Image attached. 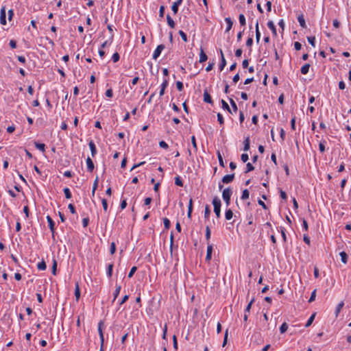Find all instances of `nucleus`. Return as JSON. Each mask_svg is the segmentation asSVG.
<instances>
[{
  "mask_svg": "<svg viewBox=\"0 0 351 351\" xmlns=\"http://www.w3.org/2000/svg\"><path fill=\"white\" fill-rule=\"evenodd\" d=\"M213 204L214 206V212L217 217H219L221 215V200L217 197H214L213 200Z\"/></svg>",
  "mask_w": 351,
  "mask_h": 351,
  "instance_id": "f257e3e1",
  "label": "nucleus"
},
{
  "mask_svg": "<svg viewBox=\"0 0 351 351\" xmlns=\"http://www.w3.org/2000/svg\"><path fill=\"white\" fill-rule=\"evenodd\" d=\"M232 191L230 188L225 189L222 193V197L225 201L227 206H229L230 203V197L232 195Z\"/></svg>",
  "mask_w": 351,
  "mask_h": 351,
  "instance_id": "f03ea898",
  "label": "nucleus"
},
{
  "mask_svg": "<svg viewBox=\"0 0 351 351\" xmlns=\"http://www.w3.org/2000/svg\"><path fill=\"white\" fill-rule=\"evenodd\" d=\"M165 48V46L162 44L158 45L156 49L154 50L152 58L156 60L160 55L162 51Z\"/></svg>",
  "mask_w": 351,
  "mask_h": 351,
  "instance_id": "7ed1b4c3",
  "label": "nucleus"
},
{
  "mask_svg": "<svg viewBox=\"0 0 351 351\" xmlns=\"http://www.w3.org/2000/svg\"><path fill=\"white\" fill-rule=\"evenodd\" d=\"M103 326H104L103 321H100L98 324V332H99V338H100V341H101V344H102V346H104V332H103Z\"/></svg>",
  "mask_w": 351,
  "mask_h": 351,
  "instance_id": "20e7f679",
  "label": "nucleus"
},
{
  "mask_svg": "<svg viewBox=\"0 0 351 351\" xmlns=\"http://www.w3.org/2000/svg\"><path fill=\"white\" fill-rule=\"evenodd\" d=\"M47 220L49 224V228L52 232V238L54 239L55 223L49 215L47 216Z\"/></svg>",
  "mask_w": 351,
  "mask_h": 351,
  "instance_id": "39448f33",
  "label": "nucleus"
},
{
  "mask_svg": "<svg viewBox=\"0 0 351 351\" xmlns=\"http://www.w3.org/2000/svg\"><path fill=\"white\" fill-rule=\"evenodd\" d=\"M6 14H5V7L3 6L1 9L0 12V23L1 25H5L6 24Z\"/></svg>",
  "mask_w": 351,
  "mask_h": 351,
  "instance_id": "423d86ee",
  "label": "nucleus"
},
{
  "mask_svg": "<svg viewBox=\"0 0 351 351\" xmlns=\"http://www.w3.org/2000/svg\"><path fill=\"white\" fill-rule=\"evenodd\" d=\"M234 178V173L230 174V175H226L222 178V182L224 184H229L233 181Z\"/></svg>",
  "mask_w": 351,
  "mask_h": 351,
  "instance_id": "0eeeda50",
  "label": "nucleus"
},
{
  "mask_svg": "<svg viewBox=\"0 0 351 351\" xmlns=\"http://www.w3.org/2000/svg\"><path fill=\"white\" fill-rule=\"evenodd\" d=\"M212 252H213V245L211 244L208 245L207 252L206 256V261L209 262L212 258Z\"/></svg>",
  "mask_w": 351,
  "mask_h": 351,
  "instance_id": "6e6552de",
  "label": "nucleus"
},
{
  "mask_svg": "<svg viewBox=\"0 0 351 351\" xmlns=\"http://www.w3.org/2000/svg\"><path fill=\"white\" fill-rule=\"evenodd\" d=\"M208 59L207 55L204 53V49L202 47H200V52H199V62L200 63H203L206 62Z\"/></svg>",
  "mask_w": 351,
  "mask_h": 351,
  "instance_id": "1a4fd4ad",
  "label": "nucleus"
},
{
  "mask_svg": "<svg viewBox=\"0 0 351 351\" xmlns=\"http://www.w3.org/2000/svg\"><path fill=\"white\" fill-rule=\"evenodd\" d=\"M86 165H87L88 171L92 172L93 171L95 167H94L93 162L90 157H88L86 158Z\"/></svg>",
  "mask_w": 351,
  "mask_h": 351,
  "instance_id": "9d476101",
  "label": "nucleus"
},
{
  "mask_svg": "<svg viewBox=\"0 0 351 351\" xmlns=\"http://www.w3.org/2000/svg\"><path fill=\"white\" fill-rule=\"evenodd\" d=\"M220 55H221V63L219 64V69H220V71H222L226 65V60L224 58V56H223V51L221 49H220Z\"/></svg>",
  "mask_w": 351,
  "mask_h": 351,
  "instance_id": "9b49d317",
  "label": "nucleus"
},
{
  "mask_svg": "<svg viewBox=\"0 0 351 351\" xmlns=\"http://www.w3.org/2000/svg\"><path fill=\"white\" fill-rule=\"evenodd\" d=\"M88 145L91 152V156L94 157L97 154L96 146L93 141H90L88 143Z\"/></svg>",
  "mask_w": 351,
  "mask_h": 351,
  "instance_id": "f8f14e48",
  "label": "nucleus"
},
{
  "mask_svg": "<svg viewBox=\"0 0 351 351\" xmlns=\"http://www.w3.org/2000/svg\"><path fill=\"white\" fill-rule=\"evenodd\" d=\"M204 101L208 104H213L211 96L206 90L204 92Z\"/></svg>",
  "mask_w": 351,
  "mask_h": 351,
  "instance_id": "ddd939ff",
  "label": "nucleus"
},
{
  "mask_svg": "<svg viewBox=\"0 0 351 351\" xmlns=\"http://www.w3.org/2000/svg\"><path fill=\"white\" fill-rule=\"evenodd\" d=\"M225 21L227 24V27L226 29V32H228L232 27L233 22L230 17H227L225 19Z\"/></svg>",
  "mask_w": 351,
  "mask_h": 351,
  "instance_id": "4468645a",
  "label": "nucleus"
},
{
  "mask_svg": "<svg viewBox=\"0 0 351 351\" xmlns=\"http://www.w3.org/2000/svg\"><path fill=\"white\" fill-rule=\"evenodd\" d=\"M75 299L77 301L79 300L80 298V285H79V283L78 282H75Z\"/></svg>",
  "mask_w": 351,
  "mask_h": 351,
  "instance_id": "2eb2a0df",
  "label": "nucleus"
},
{
  "mask_svg": "<svg viewBox=\"0 0 351 351\" xmlns=\"http://www.w3.org/2000/svg\"><path fill=\"white\" fill-rule=\"evenodd\" d=\"M298 21L300 25V26L303 28H306V22H305V19L304 18V16L303 14H300L298 16Z\"/></svg>",
  "mask_w": 351,
  "mask_h": 351,
  "instance_id": "dca6fc26",
  "label": "nucleus"
},
{
  "mask_svg": "<svg viewBox=\"0 0 351 351\" xmlns=\"http://www.w3.org/2000/svg\"><path fill=\"white\" fill-rule=\"evenodd\" d=\"M267 27L271 30L274 36H276L277 35V33H276V27L273 23V21H269L268 23H267Z\"/></svg>",
  "mask_w": 351,
  "mask_h": 351,
  "instance_id": "f3484780",
  "label": "nucleus"
},
{
  "mask_svg": "<svg viewBox=\"0 0 351 351\" xmlns=\"http://www.w3.org/2000/svg\"><path fill=\"white\" fill-rule=\"evenodd\" d=\"M193 211V200L191 198L189 202V206H188V212H187V216L189 219L191 218V214Z\"/></svg>",
  "mask_w": 351,
  "mask_h": 351,
  "instance_id": "a211bd4d",
  "label": "nucleus"
},
{
  "mask_svg": "<svg viewBox=\"0 0 351 351\" xmlns=\"http://www.w3.org/2000/svg\"><path fill=\"white\" fill-rule=\"evenodd\" d=\"M243 144H244V147H243V150L247 152L250 149V138L249 137H247L244 141H243Z\"/></svg>",
  "mask_w": 351,
  "mask_h": 351,
  "instance_id": "6ab92c4d",
  "label": "nucleus"
},
{
  "mask_svg": "<svg viewBox=\"0 0 351 351\" xmlns=\"http://www.w3.org/2000/svg\"><path fill=\"white\" fill-rule=\"evenodd\" d=\"M343 306H344V302L343 301L339 302L338 304V305L337 306L336 310H335V316H336V317H338L339 313H340V311L342 309V308L343 307Z\"/></svg>",
  "mask_w": 351,
  "mask_h": 351,
  "instance_id": "aec40b11",
  "label": "nucleus"
},
{
  "mask_svg": "<svg viewBox=\"0 0 351 351\" xmlns=\"http://www.w3.org/2000/svg\"><path fill=\"white\" fill-rule=\"evenodd\" d=\"M34 145L38 149L40 150L41 152H44L45 151V145L44 143L34 142Z\"/></svg>",
  "mask_w": 351,
  "mask_h": 351,
  "instance_id": "412c9836",
  "label": "nucleus"
},
{
  "mask_svg": "<svg viewBox=\"0 0 351 351\" xmlns=\"http://www.w3.org/2000/svg\"><path fill=\"white\" fill-rule=\"evenodd\" d=\"M260 39H261V33L259 32L258 23L257 21L256 23V41L257 43H259Z\"/></svg>",
  "mask_w": 351,
  "mask_h": 351,
  "instance_id": "4be33fe9",
  "label": "nucleus"
},
{
  "mask_svg": "<svg viewBox=\"0 0 351 351\" xmlns=\"http://www.w3.org/2000/svg\"><path fill=\"white\" fill-rule=\"evenodd\" d=\"M309 68H310V64H305L301 68V73L302 74H304V75L307 74L308 71H309Z\"/></svg>",
  "mask_w": 351,
  "mask_h": 351,
  "instance_id": "5701e85b",
  "label": "nucleus"
},
{
  "mask_svg": "<svg viewBox=\"0 0 351 351\" xmlns=\"http://www.w3.org/2000/svg\"><path fill=\"white\" fill-rule=\"evenodd\" d=\"M167 21L169 27H171V28L175 27V22L169 14H167Z\"/></svg>",
  "mask_w": 351,
  "mask_h": 351,
  "instance_id": "b1692460",
  "label": "nucleus"
},
{
  "mask_svg": "<svg viewBox=\"0 0 351 351\" xmlns=\"http://www.w3.org/2000/svg\"><path fill=\"white\" fill-rule=\"evenodd\" d=\"M341 261L346 264L348 262V255L345 252H341L339 254Z\"/></svg>",
  "mask_w": 351,
  "mask_h": 351,
  "instance_id": "393cba45",
  "label": "nucleus"
},
{
  "mask_svg": "<svg viewBox=\"0 0 351 351\" xmlns=\"http://www.w3.org/2000/svg\"><path fill=\"white\" fill-rule=\"evenodd\" d=\"M121 285H116V289H115V291L114 292V299H113V302L117 299V298L118 297L119 293H120V291H121Z\"/></svg>",
  "mask_w": 351,
  "mask_h": 351,
  "instance_id": "a878e982",
  "label": "nucleus"
},
{
  "mask_svg": "<svg viewBox=\"0 0 351 351\" xmlns=\"http://www.w3.org/2000/svg\"><path fill=\"white\" fill-rule=\"evenodd\" d=\"M229 101L231 104L233 112H237L238 108H237V106L235 101L232 98H229Z\"/></svg>",
  "mask_w": 351,
  "mask_h": 351,
  "instance_id": "bb28decb",
  "label": "nucleus"
},
{
  "mask_svg": "<svg viewBox=\"0 0 351 351\" xmlns=\"http://www.w3.org/2000/svg\"><path fill=\"white\" fill-rule=\"evenodd\" d=\"M225 217L227 220H230L233 217V213L232 211L229 209L226 211Z\"/></svg>",
  "mask_w": 351,
  "mask_h": 351,
  "instance_id": "cd10ccee",
  "label": "nucleus"
},
{
  "mask_svg": "<svg viewBox=\"0 0 351 351\" xmlns=\"http://www.w3.org/2000/svg\"><path fill=\"white\" fill-rule=\"evenodd\" d=\"M250 193L247 189H244L242 193L241 199L245 200L249 198Z\"/></svg>",
  "mask_w": 351,
  "mask_h": 351,
  "instance_id": "c85d7f7f",
  "label": "nucleus"
},
{
  "mask_svg": "<svg viewBox=\"0 0 351 351\" xmlns=\"http://www.w3.org/2000/svg\"><path fill=\"white\" fill-rule=\"evenodd\" d=\"M239 23H240L241 25H242V26L245 25V24H246L245 17L243 14H239Z\"/></svg>",
  "mask_w": 351,
  "mask_h": 351,
  "instance_id": "c756f323",
  "label": "nucleus"
},
{
  "mask_svg": "<svg viewBox=\"0 0 351 351\" xmlns=\"http://www.w3.org/2000/svg\"><path fill=\"white\" fill-rule=\"evenodd\" d=\"M221 104H222V108L223 109L228 110L230 113H232L230 106L223 99L221 100Z\"/></svg>",
  "mask_w": 351,
  "mask_h": 351,
  "instance_id": "7c9ffc66",
  "label": "nucleus"
},
{
  "mask_svg": "<svg viewBox=\"0 0 351 351\" xmlns=\"http://www.w3.org/2000/svg\"><path fill=\"white\" fill-rule=\"evenodd\" d=\"M288 329V325L286 322H284L280 327V333H285Z\"/></svg>",
  "mask_w": 351,
  "mask_h": 351,
  "instance_id": "2f4dec72",
  "label": "nucleus"
},
{
  "mask_svg": "<svg viewBox=\"0 0 351 351\" xmlns=\"http://www.w3.org/2000/svg\"><path fill=\"white\" fill-rule=\"evenodd\" d=\"M112 40H113V34H112L111 36V38L110 39V40H106L101 46V47L103 49L108 45H110L112 43Z\"/></svg>",
  "mask_w": 351,
  "mask_h": 351,
  "instance_id": "473e14b6",
  "label": "nucleus"
},
{
  "mask_svg": "<svg viewBox=\"0 0 351 351\" xmlns=\"http://www.w3.org/2000/svg\"><path fill=\"white\" fill-rule=\"evenodd\" d=\"M46 263L44 261L40 262L37 265V267L39 270H45L46 269Z\"/></svg>",
  "mask_w": 351,
  "mask_h": 351,
  "instance_id": "72a5a7b5",
  "label": "nucleus"
},
{
  "mask_svg": "<svg viewBox=\"0 0 351 351\" xmlns=\"http://www.w3.org/2000/svg\"><path fill=\"white\" fill-rule=\"evenodd\" d=\"M63 191H64L65 197L66 199L71 198V193L70 189L69 188H64Z\"/></svg>",
  "mask_w": 351,
  "mask_h": 351,
  "instance_id": "f704fd0d",
  "label": "nucleus"
},
{
  "mask_svg": "<svg viewBox=\"0 0 351 351\" xmlns=\"http://www.w3.org/2000/svg\"><path fill=\"white\" fill-rule=\"evenodd\" d=\"M205 237H206V240L208 243L209 240L210 239V228L208 226H206V234H205Z\"/></svg>",
  "mask_w": 351,
  "mask_h": 351,
  "instance_id": "c9c22d12",
  "label": "nucleus"
},
{
  "mask_svg": "<svg viewBox=\"0 0 351 351\" xmlns=\"http://www.w3.org/2000/svg\"><path fill=\"white\" fill-rule=\"evenodd\" d=\"M217 157H218V160H219V165L220 166L224 167V162H223V158H222V156L220 153L219 151L217 152Z\"/></svg>",
  "mask_w": 351,
  "mask_h": 351,
  "instance_id": "e433bc0d",
  "label": "nucleus"
},
{
  "mask_svg": "<svg viewBox=\"0 0 351 351\" xmlns=\"http://www.w3.org/2000/svg\"><path fill=\"white\" fill-rule=\"evenodd\" d=\"M175 184L177 186H183V182L181 180L180 176H177V177L175 178Z\"/></svg>",
  "mask_w": 351,
  "mask_h": 351,
  "instance_id": "4c0bfd02",
  "label": "nucleus"
},
{
  "mask_svg": "<svg viewBox=\"0 0 351 351\" xmlns=\"http://www.w3.org/2000/svg\"><path fill=\"white\" fill-rule=\"evenodd\" d=\"M163 223H164L165 228L166 230H168L170 228V226H171V223H170L169 219H167V218H164L163 219Z\"/></svg>",
  "mask_w": 351,
  "mask_h": 351,
  "instance_id": "58836bf2",
  "label": "nucleus"
},
{
  "mask_svg": "<svg viewBox=\"0 0 351 351\" xmlns=\"http://www.w3.org/2000/svg\"><path fill=\"white\" fill-rule=\"evenodd\" d=\"M315 314H313L310 317L309 319H308V321L306 322V324H305V327H308L311 325V324L313 323V320H314V318H315Z\"/></svg>",
  "mask_w": 351,
  "mask_h": 351,
  "instance_id": "ea45409f",
  "label": "nucleus"
},
{
  "mask_svg": "<svg viewBox=\"0 0 351 351\" xmlns=\"http://www.w3.org/2000/svg\"><path fill=\"white\" fill-rule=\"evenodd\" d=\"M254 169V166L250 162H248L246 165V170H245V173H247L250 171H253Z\"/></svg>",
  "mask_w": 351,
  "mask_h": 351,
  "instance_id": "a19ab883",
  "label": "nucleus"
},
{
  "mask_svg": "<svg viewBox=\"0 0 351 351\" xmlns=\"http://www.w3.org/2000/svg\"><path fill=\"white\" fill-rule=\"evenodd\" d=\"M112 268H113L112 264L108 265V268H107V275L110 278L112 276Z\"/></svg>",
  "mask_w": 351,
  "mask_h": 351,
  "instance_id": "79ce46f5",
  "label": "nucleus"
},
{
  "mask_svg": "<svg viewBox=\"0 0 351 351\" xmlns=\"http://www.w3.org/2000/svg\"><path fill=\"white\" fill-rule=\"evenodd\" d=\"M119 59L120 56L117 52L114 53L112 56V60L114 62H117L119 60Z\"/></svg>",
  "mask_w": 351,
  "mask_h": 351,
  "instance_id": "37998d69",
  "label": "nucleus"
},
{
  "mask_svg": "<svg viewBox=\"0 0 351 351\" xmlns=\"http://www.w3.org/2000/svg\"><path fill=\"white\" fill-rule=\"evenodd\" d=\"M178 33H179L180 36H181L182 39L183 40V41L187 42L188 40H187L186 34L182 30H180Z\"/></svg>",
  "mask_w": 351,
  "mask_h": 351,
  "instance_id": "c03bdc74",
  "label": "nucleus"
},
{
  "mask_svg": "<svg viewBox=\"0 0 351 351\" xmlns=\"http://www.w3.org/2000/svg\"><path fill=\"white\" fill-rule=\"evenodd\" d=\"M307 40L308 41V43L313 46V47H315V36H308L307 37Z\"/></svg>",
  "mask_w": 351,
  "mask_h": 351,
  "instance_id": "a18cd8bd",
  "label": "nucleus"
},
{
  "mask_svg": "<svg viewBox=\"0 0 351 351\" xmlns=\"http://www.w3.org/2000/svg\"><path fill=\"white\" fill-rule=\"evenodd\" d=\"M210 214V209L209 206L206 205L204 210V217L208 218L209 215Z\"/></svg>",
  "mask_w": 351,
  "mask_h": 351,
  "instance_id": "49530a36",
  "label": "nucleus"
},
{
  "mask_svg": "<svg viewBox=\"0 0 351 351\" xmlns=\"http://www.w3.org/2000/svg\"><path fill=\"white\" fill-rule=\"evenodd\" d=\"M191 143H192V145H193V148L195 149V151L197 152V146L196 139H195V136H193L191 137Z\"/></svg>",
  "mask_w": 351,
  "mask_h": 351,
  "instance_id": "de8ad7c7",
  "label": "nucleus"
},
{
  "mask_svg": "<svg viewBox=\"0 0 351 351\" xmlns=\"http://www.w3.org/2000/svg\"><path fill=\"white\" fill-rule=\"evenodd\" d=\"M254 302V298H252L251 300V301L249 302V304H247V306H246V308L245 310V313H249L250 311V308H251V306H252V304H253V302Z\"/></svg>",
  "mask_w": 351,
  "mask_h": 351,
  "instance_id": "09e8293b",
  "label": "nucleus"
},
{
  "mask_svg": "<svg viewBox=\"0 0 351 351\" xmlns=\"http://www.w3.org/2000/svg\"><path fill=\"white\" fill-rule=\"evenodd\" d=\"M325 143H326V141H323L322 142H320L319 144V149L322 153L325 152V145H324Z\"/></svg>",
  "mask_w": 351,
  "mask_h": 351,
  "instance_id": "8fccbe9b",
  "label": "nucleus"
},
{
  "mask_svg": "<svg viewBox=\"0 0 351 351\" xmlns=\"http://www.w3.org/2000/svg\"><path fill=\"white\" fill-rule=\"evenodd\" d=\"M110 252L111 254H113L115 253V252H116V245H115L114 242H112L111 243L110 248Z\"/></svg>",
  "mask_w": 351,
  "mask_h": 351,
  "instance_id": "3c124183",
  "label": "nucleus"
},
{
  "mask_svg": "<svg viewBox=\"0 0 351 351\" xmlns=\"http://www.w3.org/2000/svg\"><path fill=\"white\" fill-rule=\"evenodd\" d=\"M176 87L179 91H182L184 89L183 83L182 82L178 81L176 82Z\"/></svg>",
  "mask_w": 351,
  "mask_h": 351,
  "instance_id": "603ef678",
  "label": "nucleus"
},
{
  "mask_svg": "<svg viewBox=\"0 0 351 351\" xmlns=\"http://www.w3.org/2000/svg\"><path fill=\"white\" fill-rule=\"evenodd\" d=\"M101 204H102V206H103V208H104V210L105 212L107 211L108 210V203H107V200L106 199H101Z\"/></svg>",
  "mask_w": 351,
  "mask_h": 351,
  "instance_id": "864d4df0",
  "label": "nucleus"
},
{
  "mask_svg": "<svg viewBox=\"0 0 351 351\" xmlns=\"http://www.w3.org/2000/svg\"><path fill=\"white\" fill-rule=\"evenodd\" d=\"M136 270L137 267L136 266L132 267L130 269V271L128 274V277L132 278Z\"/></svg>",
  "mask_w": 351,
  "mask_h": 351,
  "instance_id": "5fc2aeb1",
  "label": "nucleus"
},
{
  "mask_svg": "<svg viewBox=\"0 0 351 351\" xmlns=\"http://www.w3.org/2000/svg\"><path fill=\"white\" fill-rule=\"evenodd\" d=\"M217 121L221 125L223 124L224 123L223 115L221 113L217 114Z\"/></svg>",
  "mask_w": 351,
  "mask_h": 351,
  "instance_id": "6e6d98bb",
  "label": "nucleus"
},
{
  "mask_svg": "<svg viewBox=\"0 0 351 351\" xmlns=\"http://www.w3.org/2000/svg\"><path fill=\"white\" fill-rule=\"evenodd\" d=\"M178 7L179 6H178L176 3H173V5L171 6V10H172V11H173L174 14H176L178 13Z\"/></svg>",
  "mask_w": 351,
  "mask_h": 351,
  "instance_id": "4d7b16f0",
  "label": "nucleus"
},
{
  "mask_svg": "<svg viewBox=\"0 0 351 351\" xmlns=\"http://www.w3.org/2000/svg\"><path fill=\"white\" fill-rule=\"evenodd\" d=\"M164 14H165V6L164 5H161L160 7V10H159V16L160 18H163L164 17Z\"/></svg>",
  "mask_w": 351,
  "mask_h": 351,
  "instance_id": "13d9d810",
  "label": "nucleus"
},
{
  "mask_svg": "<svg viewBox=\"0 0 351 351\" xmlns=\"http://www.w3.org/2000/svg\"><path fill=\"white\" fill-rule=\"evenodd\" d=\"M316 296V290H314L311 295V297L308 300V302H312L315 300Z\"/></svg>",
  "mask_w": 351,
  "mask_h": 351,
  "instance_id": "bf43d9fd",
  "label": "nucleus"
},
{
  "mask_svg": "<svg viewBox=\"0 0 351 351\" xmlns=\"http://www.w3.org/2000/svg\"><path fill=\"white\" fill-rule=\"evenodd\" d=\"M159 145L161 148H163V149H167L169 147L168 144L166 142H165L164 141H160Z\"/></svg>",
  "mask_w": 351,
  "mask_h": 351,
  "instance_id": "052dcab7",
  "label": "nucleus"
},
{
  "mask_svg": "<svg viewBox=\"0 0 351 351\" xmlns=\"http://www.w3.org/2000/svg\"><path fill=\"white\" fill-rule=\"evenodd\" d=\"M241 159L243 162H246L249 159L248 154H242L241 156Z\"/></svg>",
  "mask_w": 351,
  "mask_h": 351,
  "instance_id": "680f3d73",
  "label": "nucleus"
},
{
  "mask_svg": "<svg viewBox=\"0 0 351 351\" xmlns=\"http://www.w3.org/2000/svg\"><path fill=\"white\" fill-rule=\"evenodd\" d=\"M106 96L108 97H112L113 96V91L111 88L106 90Z\"/></svg>",
  "mask_w": 351,
  "mask_h": 351,
  "instance_id": "e2e57ef3",
  "label": "nucleus"
},
{
  "mask_svg": "<svg viewBox=\"0 0 351 351\" xmlns=\"http://www.w3.org/2000/svg\"><path fill=\"white\" fill-rule=\"evenodd\" d=\"M89 223V219L88 217H85L82 219V225L84 228H86Z\"/></svg>",
  "mask_w": 351,
  "mask_h": 351,
  "instance_id": "0e129e2a",
  "label": "nucleus"
},
{
  "mask_svg": "<svg viewBox=\"0 0 351 351\" xmlns=\"http://www.w3.org/2000/svg\"><path fill=\"white\" fill-rule=\"evenodd\" d=\"M68 208L69 209L70 212L72 214H75L76 213L75 208L74 206L72 204H69Z\"/></svg>",
  "mask_w": 351,
  "mask_h": 351,
  "instance_id": "69168bd1",
  "label": "nucleus"
},
{
  "mask_svg": "<svg viewBox=\"0 0 351 351\" xmlns=\"http://www.w3.org/2000/svg\"><path fill=\"white\" fill-rule=\"evenodd\" d=\"M168 84H169L168 80L167 79L164 80L163 82L162 83V84L160 86V88L162 89L163 88L165 89L167 87Z\"/></svg>",
  "mask_w": 351,
  "mask_h": 351,
  "instance_id": "338daca9",
  "label": "nucleus"
},
{
  "mask_svg": "<svg viewBox=\"0 0 351 351\" xmlns=\"http://www.w3.org/2000/svg\"><path fill=\"white\" fill-rule=\"evenodd\" d=\"M253 44V39L252 37H250L247 38L246 41V45L249 47H250Z\"/></svg>",
  "mask_w": 351,
  "mask_h": 351,
  "instance_id": "774afa93",
  "label": "nucleus"
}]
</instances>
